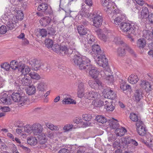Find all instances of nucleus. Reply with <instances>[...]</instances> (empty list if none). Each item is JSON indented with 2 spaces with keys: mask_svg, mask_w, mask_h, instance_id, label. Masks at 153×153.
Returning a JSON list of instances; mask_svg holds the SVG:
<instances>
[{
  "mask_svg": "<svg viewBox=\"0 0 153 153\" xmlns=\"http://www.w3.org/2000/svg\"><path fill=\"white\" fill-rule=\"evenodd\" d=\"M21 82L23 85L29 86L31 83V81L29 77L24 76V77L22 79Z\"/></svg>",
  "mask_w": 153,
  "mask_h": 153,
  "instance_id": "c9c22d12",
  "label": "nucleus"
},
{
  "mask_svg": "<svg viewBox=\"0 0 153 153\" xmlns=\"http://www.w3.org/2000/svg\"><path fill=\"white\" fill-rule=\"evenodd\" d=\"M84 96L89 100H94L97 98L100 97V95L99 94L93 91H90L85 93Z\"/></svg>",
  "mask_w": 153,
  "mask_h": 153,
  "instance_id": "1a4fd4ad",
  "label": "nucleus"
},
{
  "mask_svg": "<svg viewBox=\"0 0 153 153\" xmlns=\"http://www.w3.org/2000/svg\"><path fill=\"white\" fill-rule=\"evenodd\" d=\"M103 71H101L100 72V74L102 77L105 79L108 77V76L111 75V73L110 72V69L107 66Z\"/></svg>",
  "mask_w": 153,
  "mask_h": 153,
  "instance_id": "5701e85b",
  "label": "nucleus"
},
{
  "mask_svg": "<svg viewBox=\"0 0 153 153\" xmlns=\"http://www.w3.org/2000/svg\"><path fill=\"white\" fill-rule=\"evenodd\" d=\"M73 126V125L72 124H67L64 126L63 130L65 132L69 131L74 128Z\"/></svg>",
  "mask_w": 153,
  "mask_h": 153,
  "instance_id": "3c124183",
  "label": "nucleus"
},
{
  "mask_svg": "<svg viewBox=\"0 0 153 153\" xmlns=\"http://www.w3.org/2000/svg\"><path fill=\"white\" fill-rule=\"evenodd\" d=\"M93 25L98 27L101 25L102 23V17L101 16L97 15L93 18Z\"/></svg>",
  "mask_w": 153,
  "mask_h": 153,
  "instance_id": "f3484780",
  "label": "nucleus"
},
{
  "mask_svg": "<svg viewBox=\"0 0 153 153\" xmlns=\"http://www.w3.org/2000/svg\"><path fill=\"white\" fill-rule=\"evenodd\" d=\"M131 143L135 146H137L138 144L137 142L135 140L131 139L129 137H126L121 139V146L122 147L124 148L125 149L127 148L129 151L134 149V147L133 146L130 147L129 146H128V144Z\"/></svg>",
  "mask_w": 153,
  "mask_h": 153,
  "instance_id": "f257e3e1",
  "label": "nucleus"
},
{
  "mask_svg": "<svg viewBox=\"0 0 153 153\" xmlns=\"http://www.w3.org/2000/svg\"><path fill=\"white\" fill-rule=\"evenodd\" d=\"M46 46L48 48L52 47L53 42L52 40L50 39H47L45 41Z\"/></svg>",
  "mask_w": 153,
  "mask_h": 153,
  "instance_id": "13d9d810",
  "label": "nucleus"
},
{
  "mask_svg": "<svg viewBox=\"0 0 153 153\" xmlns=\"http://www.w3.org/2000/svg\"><path fill=\"white\" fill-rule=\"evenodd\" d=\"M27 142L28 144L34 146L37 144L38 140L35 137H31L28 138Z\"/></svg>",
  "mask_w": 153,
  "mask_h": 153,
  "instance_id": "72a5a7b5",
  "label": "nucleus"
},
{
  "mask_svg": "<svg viewBox=\"0 0 153 153\" xmlns=\"http://www.w3.org/2000/svg\"><path fill=\"white\" fill-rule=\"evenodd\" d=\"M105 97H107L108 99H113L116 97L115 92L110 89H108L106 90V93L105 95Z\"/></svg>",
  "mask_w": 153,
  "mask_h": 153,
  "instance_id": "aec40b11",
  "label": "nucleus"
},
{
  "mask_svg": "<svg viewBox=\"0 0 153 153\" xmlns=\"http://www.w3.org/2000/svg\"><path fill=\"white\" fill-rule=\"evenodd\" d=\"M114 4H111V5H109L107 6L104 7V10L108 14H111L113 11V10L115 9Z\"/></svg>",
  "mask_w": 153,
  "mask_h": 153,
  "instance_id": "a19ab883",
  "label": "nucleus"
},
{
  "mask_svg": "<svg viewBox=\"0 0 153 153\" xmlns=\"http://www.w3.org/2000/svg\"><path fill=\"white\" fill-rule=\"evenodd\" d=\"M31 65L32 68L35 71H37L41 68L42 69H45L47 68L46 65H45L35 59H33L29 62Z\"/></svg>",
  "mask_w": 153,
  "mask_h": 153,
  "instance_id": "423d86ee",
  "label": "nucleus"
},
{
  "mask_svg": "<svg viewBox=\"0 0 153 153\" xmlns=\"http://www.w3.org/2000/svg\"><path fill=\"white\" fill-rule=\"evenodd\" d=\"M11 99L15 102H17L18 105L20 106H22L26 100L24 96H22L21 95L18 93H14L11 96Z\"/></svg>",
  "mask_w": 153,
  "mask_h": 153,
  "instance_id": "39448f33",
  "label": "nucleus"
},
{
  "mask_svg": "<svg viewBox=\"0 0 153 153\" xmlns=\"http://www.w3.org/2000/svg\"><path fill=\"white\" fill-rule=\"evenodd\" d=\"M91 48L92 51V52H91V53L93 54V53L96 55V56L103 53V51L101 50L100 47L98 45L94 44V45L91 46Z\"/></svg>",
  "mask_w": 153,
  "mask_h": 153,
  "instance_id": "4468645a",
  "label": "nucleus"
},
{
  "mask_svg": "<svg viewBox=\"0 0 153 153\" xmlns=\"http://www.w3.org/2000/svg\"><path fill=\"white\" fill-rule=\"evenodd\" d=\"M26 91L28 95H32L36 92V88L35 86L32 85L28 87L26 90Z\"/></svg>",
  "mask_w": 153,
  "mask_h": 153,
  "instance_id": "79ce46f5",
  "label": "nucleus"
},
{
  "mask_svg": "<svg viewBox=\"0 0 153 153\" xmlns=\"http://www.w3.org/2000/svg\"><path fill=\"white\" fill-rule=\"evenodd\" d=\"M149 48L150 49V51L148 52V54L152 57H153V42H152L148 44V45Z\"/></svg>",
  "mask_w": 153,
  "mask_h": 153,
  "instance_id": "4d7b16f0",
  "label": "nucleus"
},
{
  "mask_svg": "<svg viewBox=\"0 0 153 153\" xmlns=\"http://www.w3.org/2000/svg\"><path fill=\"white\" fill-rule=\"evenodd\" d=\"M101 3L102 5L104 7H106L108 5H110L112 3L109 0H101Z\"/></svg>",
  "mask_w": 153,
  "mask_h": 153,
  "instance_id": "052dcab7",
  "label": "nucleus"
},
{
  "mask_svg": "<svg viewBox=\"0 0 153 153\" xmlns=\"http://www.w3.org/2000/svg\"><path fill=\"white\" fill-rule=\"evenodd\" d=\"M92 117L91 115L89 114H83L82 115V119L86 121H89Z\"/></svg>",
  "mask_w": 153,
  "mask_h": 153,
  "instance_id": "680f3d73",
  "label": "nucleus"
},
{
  "mask_svg": "<svg viewBox=\"0 0 153 153\" xmlns=\"http://www.w3.org/2000/svg\"><path fill=\"white\" fill-rule=\"evenodd\" d=\"M143 142L148 147L153 149V139H152L151 138H148L146 142L145 141Z\"/></svg>",
  "mask_w": 153,
  "mask_h": 153,
  "instance_id": "09e8293b",
  "label": "nucleus"
},
{
  "mask_svg": "<svg viewBox=\"0 0 153 153\" xmlns=\"http://www.w3.org/2000/svg\"><path fill=\"white\" fill-rule=\"evenodd\" d=\"M86 84L82 82L79 83L77 88V93L79 97L82 98L84 96V91Z\"/></svg>",
  "mask_w": 153,
  "mask_h": 153,
  "instance_id": "f8f14e48",
  "label": "nucleus"
},
{
  "mask_svg": "<svg viewBox=\"0 0 153 153\" xmlns=\"http://www.w3.org/2000/svg\"><path fill=\"white\" fill-rule=\"evenodd\" d=\"M73 50L71 49L67 48L66 46H61L60 54H61L62 55H69L72 53Z\"/></svg>",
  "mask_w": 153,
  "mask_h": 153,
  "instance_id": "4be33fe9",
  "label": "nucleus"
},
{
  "mask_svg": "<svg viewBox=\"0 0 153 153\" xmlns=\"http://www.w3.org/2000/svg\"><path fill=\"white\" fill-rule=\"evenodd\" d=\"M68 97H64V99L63 100L62 102L63 104H76V102L73 99H71L70 97L68 95Z\"/></svg>",
  "mask_w": 153,
  "mask_h": 153,
  "instance_id": "37998d69",
  "label": "nucleus"
},
{
  "mask_svg": "<svg viewBox=\"0 0 153 153\" xmlns=\"http://www.w3.org/2000/svg\"><path fill=\"white\" fill-rule=\"evenodd\" d=\"M92 104L97 107H100L104 105V102L100 99V97L97 98L92 102Z\"/></svg>",
  "mask_w": 153,
  "mask_h": 153,
  "instance_id": "393cba45",
  "label": "nucleus"
},
{
  "mask_svg": "<svg viewBox=\"0 0 153 153\" xmlns=\"http://www.w3.org/2000/svg\"><path fill=\"white\" fill-rule=\"evenodd\" d=\"M14 21L13 20L12 21L8 22L7 24V26L9 30H12L16 26V23L17 22V20L16 21L15 18H14Z\"/></svg>",
  "mask_w": 153,
  "mask_h": 153,
  "instance_id": "2f4dec72",
  "label": "nucleus"
},
{
  "mask_svg": "<svg viewBox=\"0 0 153 153\" xmlns=\"http://www.w3.org/2000/svg\"><path fill=\"white\" fill-rule=\"evenodd\" d=\"M137 130L138 134L142 136H144L146 132L145 126L138 127V128H137Z\"/></svg>",
  "mask_w": 153,
  "mask_h": 153,
  "instance_id": "a18cd8bd",
  "label": "nucleus"
},
{
  "mask_svg": "<svg viewBox=\"0 0 153 153\" xmlns=\"http://www.w3.org/2000/svg\"><path fill=\"white\" fill-rule=\"evenodd\" d=\"M127 131L126 129L123 127L116 129L115 133L118 136H121L124 135Z\"/></svg>",
  "mask_w": 153,
  "mask_h": 153,
  "instance_id": "473e14b6",
  "label": "nucleus"
},
{
  "mask_svg": "<svg viewBox=\"0 0 153 153\" xmlns=\"http://www.w3.org/2000/svg\"><path fill=\"white\" fill-rule=\"evenodd\" d=\"M85 57H82L81 56L75 54L71 59V61L73 64L75 66H78L82 62L83 59H85Z\"/></svg>",
  "mask_w": 153,
  "mask_h": 153,
  "instance_id": "ddd939ff",
  "label": "nucleus"
},
{
  "mask_svg": "<svg viewBox=\"0 0 153 153\" xmlns=\"http://www.w3.org/2000/svg\"><path fill=\"white\" fill-rule=\"evenodd\" d=\"M128 80L129 83L132 84L136 83L138 80L137 76L134 74H131L128 78Z\"/></svg>",
  "mask_w": 153,
  "mask_h": 153,
  "instance_id": "a878e982",
  "label": "nucleus"
},
{
  "mask_svg": "<svg viewBox=\"0 0 153 153\" xmlns=\"http://www.w3.org/2000/svg\"><path fill=\"white\" fill-rule=\"evenodd\" d=\"M29 75L33 79L39 80L40 79V76L39 74L33 72H31L29 74Z\"/></svg>",
  "mask_w": 153,
  "mask_h": 153,
  "instance_id": "603ef678",
  "label": "nucleus"
},
{
  "mask_svg": "<svg viewBox=\"0 0 153 153\" xmlns=\"http://www.w3.org/2000/svg\"><path fill=\"white\" fill-rule=\"evenodd\" d=\"M114 41L116 44L118 45H123L125 43L121 40L119 37H116L114 38Z\"/></svg>",
  "mask_w": 153,
  "mask_h": 153,
  "instance_id": "0e129e2a",
  "label": "nucleus"
},
{
  "mask_svg": "<svg viewBox=\"0 0 153 153\" xmlns=\"http://www.w3.org/2000/svg\"><path fill=\"white\" fill-rule=\"evenodd\" d=\"M77 29L79 34L80 35H84L87 33V30L83 25H79L77 27Z\"/></svg>",
  "mask_w": 153,
  "mask_h": 153,
  "instance_id": "c756f323",
  "label": "nucleus"
},
{
  "mask_svg": "<svg viewBox=\"0 0 153 153\" xmlns=\"http://www.w3.org/2000/svg\"><path fill=\"white\" fill-rule=\"evenodd\" d=\"M21 64L20 62H19L18 64L17 61L14 60L10 62V68H11L12 69L16 70L17 68L19 69V67Z\"/></svg>",
  "mask_w": 153,
  "mask_h": 153,
  "instance_id": "4c0bfd02",
  "label": "nucleus"
},
{
  "mask_svg": "<svg viewBox=\"0 0 153 153\" xmlns=\"http://www.w3.org/2000/svg\"><path fill=\"white\" fill-rule=\"evenodd\" d=\"M91 61L88 58H86L85 59H83L82 62L78 66L79 68L81 70L86 69L88 70L89 68L91 65L90 64Z\"/></svg>",
  "mask_w": 153,
  "mask_h": 153,
  "instance_id": "6e6552de",
  "label": "nucleus"
},
{
  "mask_svg": "<svg viewBox=\"0 0 153 153\" xmlns=\"http://www.w3.org/2000/svg\"><path fill=\"white\" fill-rule=\"evenodd\" d=\"M109 126L111 128L114 129L117 128L118 126V123L117 120H114L110 122Z\"/></svg>",
  "mask_w": 153,
  "mask_h": 153,
  "instance_id": "864d4df0",
  "label": "nucleus"
},
{
  "mask_svg": "<svg viewBox=\"0 0 153 153\" xmlns=\"http://www.w3.org/2000/svg\"><path fill=\"white\" fill-rule=\"evenodd\" d=\"M111 100L109 99H107V100H105V102H104V105L105 106V108H106L108 107L110 105H111Z\"/></svg>",
  "mask_w": 153,
  "mask_h": 153,
  "instance_id": "338daca9",
  "label": "nucleus"
},
{
  "mask_svg": "<svg viewBox=\"0 0 153 153\" xmlns=\"http://www.w3.org/2000/svg\"><path fill=\"white\" fill-rule=\"evenodd\" d=\"M88 84L90 87L95 89L99 88V86H102V82L99 80H89L88 82Z\"/></svg>",
  "mask_w": 153,
  "mask_h": 153,
  "instance_id": "2eb2a0df",
  "label": "nucleus"
},
{
  "mask_svg": "<svg viewBox=\"0 0 153 153\" xmlns=\"http://www.w3.org/2000/svg\"><path fill=\"white\" fill-rule=\"evenodd\" d=\"M82 9L80 11L79 14L82 17L88 16V10L87 9V6L82 4Z\"/></svg>",
  "mask_w": 153,
  "mask_h": 153,
  "instance_id": "bb28decb",
  "label": "nucleus"
},
{
  "mask_svg": "<svg viewBox=\"0 0 153 153\" xmlns=\"http://www.w3.org/2000/svg\"><path fill=\"white\" fill-rule=\"evenodd\" d=\"M1 101L6 105L10 104L12 101L10 95L8 96L7 94H4L1 98Z\"/></svg>",
  "mask_w": 153,
  "mask_h": 153,
  "instance_id": "6ab92c4d",
  "label": "nucleus"
},
{
  "mask_svg": "<svg viewBox=\"0 0 153 153\" xmlns=\"http://www.w3.org/2000/svg\"><path fill=\"white\" fill-rule=\"evenodd\" d=\"M88 70L89 71V75L93 79H95L98 77L99 73L97 68L91 65Z\"/></svg>",
  "mask_w": 153,
  "mask_h": 153,
  "instance_id": "9d476101",
  "label": "nucleus"
},
{
  "mask_svg": "<svg viewBox=\"0 0 153 153\" xmlns=\"http://www.w3.org/2000/svg\"><path fill=\"white\" fill-rule=\"evenodd\" d=\"M61 46L58 44L54 45L52 47V49L56 53L60 54Z\"/></svg>",
  "mask_w": 153,
  "mask_h": 153,
  "instance_id": "6e6d98bb",
  "label": "nucleus"
},
{
  "mask_svg": "<svg viewBox=\"0 0 153 153\" xmlns=\"http://www.w3.org/2000/svg\"><path fill=\"white\" fill-rule=\"evenodd\" d=\"M32 128V125L30 126V125H26L24 127V131L25 134H30L32 133H33Z\"/></svg>",
  "mask_w": 153,
  "mask_h": 153,
  "instance_id": "de8ad7c7",
  "label": "nucleus"
},
{
  "mask_svg": "<svg viewBox=\"0 0 153 153\" xmlns=\"http://www.w3.org/2000/svg\"><path fill=\"white\" fill-rule=\"evenodd\" d=\"M95 59L96 62L99 66H102L103 68L108 66V59L103 53L97 55Z\"/></svg>",
  "mask_w": 153,
  "mask_h": 153,
  "instance_id": "20e7f679",
  "label": "nucleus"
},
{
  "mask_svg": "<svg viewBox=\"0 0 153 153\" xmlns=\"http://www.w3.org/2000/svg\"><path fill=\"white\" fill-rule=\"evenodd\" d=\"M123 47H125V49L127 51L131 54L134 55V51L129 46L127 45L126 43L123 44Z\"/></svg>",
  "mask_w": 153,
  "mask_h": 153,
  "instance_id": "bf43d9fd",
  "label": "nucleus"
},
{
  "mask_svg": "<svg viewBox=\"0 0 153 153\" xmlns=\"http://www.w3.org/2000/svg\"><path fill=\"white\" fill-rule=\"evenodd\" d=\"M117 53L118 55L120 56H122L126 54L125 48L123 47V45H121V46L119 47L117 51Z\"/></svg>",
  "mask_w": 153,
  "mask_h": 153,
  "instance_id": "e433bc0d",
  "label": "nucleus"
},
{
  "mask_svg": "<svg viewBox=\"0 0 153 153\" xmlns=\"http://www.w3.org/2000/svg\"><path fill=\"white\" fill-rule=\"evenodd\" d=\"M30 70V68L24 64H21L19 67V71L24 75L29 73Z\"/></svg>",
  "mask_w": 153,
  "mask_h": 153,
  "instance_id": "a211bd4d",
  "label": "nucleus"
},
{
  "mask_svg": "<svg viewBox=\"0 0 153 153\" xmlns=\"http://www.w3.org/2000/svg\"><path fill=\"white\" fill-rule=\"evenodd\" d=\"M1 68L7 71L9 70L10 68V65L7 62L4 63L1 65Z\"/></svg>",
  "mask_w": 153,
  "mask_h": 153,
  "instance_id": "e2e57ef3",
  "label": "nucleus"
},
{
  "mask_svg": "<svg viewBox=\"0 0 153 153\" xmlns=\"http://www.w3.org/2000/svg\"><path fill=\"white\" fill-rule=\"evenodd\" d=\"M139 13V18L141 20L146 19L149 15L148 9L146 7H143L141 12Z\"/></svg>",
  "mask_w": 153,
  "mask_h": 153,
  "instance_id": "9b49d317",
  "label": "nucleus"
},
{
  "mask_svg": "<svg viewBox=\"0 0 153 153\" xmlns=\"http://www.w3.org/2000/svg\"><path fill=\"white\" fill-rule=\"evenodd\" d=\"M37 90L39 92L43 93L47 88V84L44 82H39L36 85Z\"/></svg>",
  "mask_w": 153,
  "mask_h": 153,
  "instance_id": "dca6fc26",
  "label": "nucleus"
},
{
  "mask_svg": "<svg viewBox=\"0 0 153 153\" xmlns=\"http://www.w3.org/2000/svg\"><path fill=\"white\" fill-rule=\"evenodd\" d=\"M120 28L122 31L128 34H137V29L135 26L129 23L123 22L120 25Z\"/></svg>",
  "mask_w": 153,
  "mask_h": 153,
  "instance_id": "f03ea898",
  "label": "nucleus"
},
{
  "mask_svg": "<svg viewBox=\"0 0 153 153\" xmlns=\"http://www.w3.org/2000/svg\"><path fill=\"white\" fill-rule=\"evenodd\" d=\"M33 134L34 135H38L42 132L43 128L42 126L39 123H35L32 125Z\"/></svg>",
  "mask_w": 153,
  "mask_h": 153,
  "instance_id": "0eeeda50",
  "label": "nucleus"
},
{
  "mask_svg": "<svg viewBox=\"0 0 153 153\" xmlns=\"http://www.w3.org/2000/svg\"><path fill=\"white\" fill-rule=\"evenodd\" d=\"M86 148L85 147H82L79 148L76 153H88L86 152Z\"/></svg>",
  "mask_w": 153,
  "mask_h": 153,
  "instance_id": "774afa93",
  "label": "nucleus"
},
{
  "mask_svg": "<svg viewBox=\"0 0 153 153\" xmlns=\"http://www.w3.org/2000/svg\"><path fill=\"white\" fill-rule=\"evenodd\" d=\"M48 6L47 4L45 3H40L37 8L39 11L45 12L48 8Z\"/></svg>",
  "mask_w": 153,
  "mask_h": 153,
  "instance_id": "f704fd0d",
  "label": "nucleus"
},
{
  "mask_svg": "<svg viewBox=\"0 0 153 153\" xmlns=\"http://www.w3.org/2000/svg\"><path fill=\"white\" fill-rule=\"evenodd\" d=\"M99 38L104 42H106L108 37L102 33V30L100 29H98L96 31Z\"/></svg>",
  "mask_w": 153,
  "mask_h": 153,
  "instance_id": "7c9ffc66",
  "label": "nucleus"
},
{
  "mask_svg": "<svg viewBox=\"0 0 153 153\" xmlns=\"http://www.w3.org/2000/svg\"><path fill=\"white\" fill-rule=\"evenodd\" d=\"M46 125L47 127L51 130L58 131H59V129L58 126H54L51 123H46Z\"/></svg>",
  "mask_w": 153,
  "mask_h": 153,
  "instance_id": "c03bdc74",
  "label": "nucleus"
},
{
  "mask_svg": "<svg viewBox=\"0 0 153 153\" xmlns=\"http://www.w3.org/2000/svg\"><path fill=\"white\" fill-rule=\"evenodd\" d=\"M38 140L39 143L43 145V146L45 147H46V145L45 143L47 142V138L46 136L44 134H42L41 135H39Z\"/></svg>",
  "mask_w": 153,
  "mask_h": 153,
  "instance_id": "412c9836",
  "label": "nucleus"
},
{
  "mask_svg": "<svg viewBox=\"0 0 153 153\" xmlns=\"http://www.w3.org/2000/svg\"><path fill=\"white\" fill-rule=\"evenodd\" d=\"M96 119L97 122L102 124L106 123L107 121V120L102 115L97 116Z\"/></svg>",
  "mask_w": 153,
  "mask_h": 153,
  "instance_id": "49530a36",
  "label": "nucleus"
},
{
  "mask_svg": "<svg viewBox=\"0 0 153 153\" xmlns=\"http://www.w3.org/2000/svg\"><path fill=\"white\" fill-rule=\"evenodd\" d=\"M85 38H82V45L85 48L87 51H88L89 49L90 48V47L92 45H94L96 43V41L95 39V37L92 35H88V42H87L85 41Z\"/></svg>",
  "mask_w": 153,
  "mask_h": 153,
  "instance_id": "7ed1b4c3",
  "label": "nucleus"
},
{
  "mask_svg": "<svg viewBox=\"0 0 153 153\" xmlns=\"http://www.w3.org/2000/svg\"><path fill=\"white\" fill-rule=\"evenodd\" d=\"M146 44V40L144 38L139 39L137 42V45L140 49H143L145 47Z\"/></svg>",
  "mask_w": 153,
  "mask_h": 153,
  "instance_id": "b1692460",
  "label": "nucleus"
},
{
  "mask_svg": "<svg viewBox=\"0 0 153 153\" xmlns=\"http://www.w3.org/2000/svg\"><path fill=\"white\" fill-rule=\"evenodd\" d=\"M134 96L135 100L137 101H140L142 97V93L140 90H137L134 93Z\"/></svg>",
  "mask_w": 153,
  "mask_h": 153,
  "instance_id": "58836bf2",
  "label": "nucleus"
},
{
  "mask_svg": "<svg viewBox=\"0 0 153 153\" xmlns=\"http://www.w3.org/2000/svg\"><path fill=\"white\" fill-rule=\"evenodd\" d=\"M39 32V34L42 37H45L47 35V32L45 29H40Z\"/></svg>",
  "mask_w": 153,
  "mask_h": 153,
  "instance_id": "69168bd1",
  "label": "nucleus"
},
{
  "mask_svg": "<svg viewBox=\"0 0 153 153\" xmlns=\"http://www.w3.org/2000/svg\"><path fill=\"white\" fill-rule=\"evenodd\" d=\"M129 117L131 120L134 122H136L137 121H138L139 119L138 116L133 113L130 114Z\"/></svg>",
  "mask_w": 153,
  "mask_h": 153,
  "instance_id": "5fc2aeb1",
  "label": "nucleus"
},
{
  "mask_svg": "<svg viewBox=\"0 0 153 153\" xmlns=\"http://www.w3.org/2000/svg\"><path fill=\"white\" fill-rule=\"evenodd\" d=\"M121 141L120 143L119 141H115L113 143V146L114 148H117L118 149V150L115 151V153H120V150L118 148H119L120 146V148H124V147H122L121 146Z\"/></svg>",
  "mask_w": 153,
  "mask_h": 153,
  "instance_id": "8fccbe9b",
  "label": "nucleus"
},
{
  "mask_svg": "<svg viewBox=\"0 0 153 153\" xmlns=\"http://www.w3.org/2000/svg\"><path fill=\"white\" fill-rule=\"evenodd\" d=\"M143 36L148 40H151L153 38L152 32L149 30H144L143 31Z\"/></svg>",
  "mask_w": 153,
  "mask_h": 153,
  "instance_id": "cd10ccee",
  "label": "nucleus"
},
{
  "mask_svg": "<svg viewBox=\"0 0 153 153\" xmlns=\"http://www.w3.org/2000/svg\"><path fill=\"white\" fill-rule=\"evenodd\" d=\"M51 19L48 17L41 19L40 20V23L42 26H46L50 22Z\"/></svg>",
  "mask_w": 153,
  "mask_h": 153,
  "instance_id": "c85d7f7f",
  "label": "nucleus"
},
{
  "mask_svg": "<svg viewBox=\"0 0 153 153\" xmlns=\"http://www.w3.org/2000/svg\"><path fill=\"white\" fill-rule=\"evenodd\" d=\"M124 18V16L122 15L120 16L116 17L114 20V23L116 25H121L122 21Z\"/></svg>",
  "mask_w": 153,
  "mask_h": 153,
  "instance_id": "ea45409f",
  "label": "nucleus"
}]
</instances>
